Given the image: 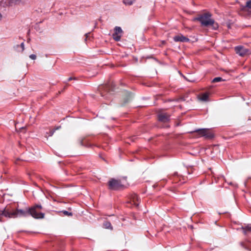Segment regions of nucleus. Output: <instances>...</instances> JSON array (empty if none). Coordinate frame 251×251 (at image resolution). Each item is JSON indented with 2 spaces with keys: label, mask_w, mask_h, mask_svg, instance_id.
Masks as SVG:
<instances>
[{
  "label": "nucleus",
  "mask_w": 251,
  "mask_h": 251,
  "mask_svg": "<svg viewBox=\"0 0 251 251\" xmlns=\"http://www.w3.org/2000/svg\"><path fill=\"white\" fill-rule=\"evenodd\" d=\"M211 14L209 13H204L197 18L201 25L204 26L211 25L214 29L218 28V25L214 23V21L211 18Z\"/></svg>",
  "instance_id": "nucleus-1"
},
{
  "label": "nucleus",
  "mask_w": 251,
  "mask_h": 251,
  "mask_svg": "<svg viewBox=\"0 0 251 251\" xmlns=\"http://www.w3.org/2000/svg\"><path fill=\"white\" fill-rule=\"evenodd\" d=\"M41 205H36L31 208H29V215L35 219H42L44 217V214L40 211L42 209Z\"/></svg>",
  "instance_id": "nucleus-2"
},
{
  "label": "nucleus",
  "mask_w": 251,
  "mask_h": 251,
  "mask_svg": "<svg viewBox=\"0 0 251 251\" xmlns=\"http://www.w3.org/2000/svg\"><path fill=\"white\" fill-rule=\"evenodd\" d=\"M14 218L18 217H26L29 215V208L24 209H17L14 211Z\"/></svg>",
  "instance_id": "nucleus-3"
},
{
  "label": "nucleus",
  "mask_w": 251,
  "mask_h": 251,
  "mask_svg": "<svg viewBox=\"0 0 251 251\" xmlns=\"http://www.w3.org/2000/svg\"><path fill=\"white\" fill-rule=\"evenodd\" d=\"M235 50L237 54L242 56L251 53V51L250 50L242 46L235 47Z\"/></svg>",
  "instance_id": "nucleus-4"
},
{
  "label": "nucleus",
  "mask_w": 251,
  "mask_h": 251,
  "mask_svg": "<svg viewBox=\"0 0 251 251\" xmlns=\"http://www.w3.org/2000/svg\"><path fill=\"white\" fill-rule=\"evenodd\" d=\"M123 34L122 28L119 26H116L114 29V33L112 34L113 39L116 41H120Z\"/></svg>",
  "instance_id": "nucleus-5"
},
{
  "label": "nucleus",
  "mask_w": 251,
  "mask_h": 251,
  "mask_svg": "<svg viewBox=\"0 0 251 251\" xmlns=\"http://www.w3.org/2000/svg\"><path fill=\"white\" fill-rule=\"evenodd\" d=\"M122 186L120 181L114 179H111L108 182V186L110 189L116 190Z\"/></svg>",
  "instance_id": "nucleus-6"
},
{
  "label": "nucleus",
  "mask_w": 251,
  "mask_h": 251,
  "mask_svg": "<svg viewBox=\"0 0 251 251\" xmlns=\"http://www.w3.org/2000/svg\"><path fill=\"white\" fill-rule=\"evenodd\" d=\"M199 134L201 136H204L207 138H212L213 136V134L208 129H201L197 130Z\"/></svg>",
  "instance_id": "nucleus-7"
},
{
  "label": "nucleus",
  "mask_w": 251,
  "mask_h": 251,
  "mask_svg": "<svg viewBox=\"0 0 251 251\" xmlns=\"http://www.w3.org/2000/svg\"><path fill=\"white\" fill-rule=\"evenodd\" d=\"M174 40L176 42H186L189 41V39L182 35V34H179L175 36L174 37Z\"/></svg>",
  "instance_id": "nucleus-8"
},
{
  "label": "nucleus",
  "mask_w": 251,
  "mask_h": 251,
  "mask_svg": "<svg viewBox=\"0 0 251 251\" xmlns=\"http://www.w3.org/2000/svg\"><path fill=\"white\" fill-rule=\"evenodd\" d=\"M158 119L162 122H167L170 119V116L165 113H161L158 115Z\"/></svg>",
  "instance_id": "nucleus-9"
},
{
  "label": "nucleus",
  "mask_w": 251,
  "mask_h": 251,
  "mask_svg": "<svg viewBox=\"0 0 251 251\" xmlns=\"http://www.w3.org/2000/svg\"><path fill=\"white\" fill-rule=\"evenodd\" d=\"M209 93H204L199 95L198 96V98L201 101H207L209 100Z\"/></svg>",
  "instance_id": "nucleus-10"
},
{
  "label": "nucleus",
  "mask_w": 251,
  "mask_h": 251,
  "mask_svg": "<svg viewBox=\"0 0 251 251\" xmlns=\"http://www.w3.org/2000/svg\"><path fill=\"white\" fill-rule=\"evenodd\" d=\"M139 198L136 194L131 196L130 202L135 206L139 204Z\"/></svg>",
  "instance_id": "nucleus-11"
},
{
  "label": "nucleus",
  "mask_w": 251,
  "mask_h": 251,
  "mask_svg": "<svg viewBox=\"0 0 251 251\" xmlns=\"http://www.w3.org/2000/svg\"><path fill=\"white\" fill-rule=\"evenodd\" d=\"M13 213L14 211L12 212H10L5 209L2 212L1 215L8 218H14V215L13 214Z\"/></svg>",
  "instance_id": "nucleus-12"
},
{
  "label": "nucleus",
  "mask_w": 251,
  "mask_h": 251,
  "mask_svg": "<svg viewBox=\"0 0 251 251\" xmlns=\"http://www.w3.org/2000/svg\"><path fill=\"white\" fill-rule=\"evenodd\" d=\"M242 230L245 234H248L249 232H251V225H248L245 227H243Z\"/></svg>",
  "instance_id": "nucleus-13"
},
{
  "label": "nucleus",
  "mask_w": 251,
  "mask_h": 251,
  "mask_svg": "<svg viewBox=\"0 0 251 251\" xmlns=\"http://www.w3.org/2000/svg\"><path fill=\"white\" fill-rule=\"evenodd\" d=\"M103 226L105 228L112 229V226L109 222H105L103 223Z\"/></svg>",
  "instance_id": "nucleus-14"
},
{
  "label": "nucleus",
  "mask_w": 251,
  "mask_h": 251,
  "mask_svg": "<svg viewBox=\"0 0 251 251\" xmlns=\"http://www.w3.org/2000/svg\"><path fill=\"white\" fill-rule=\"evenodd\" d=\"M135 0H123L124 3L126 5H130L133 4Z\"/></svg>",
  "instance_id": "nucleus-15"
},
{
  "label": "nucleus",
  "mask_w": 251,
  "mask_h": 251,
  "mask_svg": "<svg viewBox=\"0 0 251 251\" xmlns=\"http://www.w3.org/2000/svg\"><path fill=\"white\" fill-rule=\"evenodd\" d=\"M222 80V78L220 77H215L214 78L213 80H212V82H219V81H221Z\"/></svg>",
  "instance_id": "nucleus-16"
},
{
  "label": "nucleus",
  "mask_w": 251,
  "mask_h": 251,
  "mask_svg": "<svg viewBox=\"0 0 251 251\" xmlns=\"http://www.w3.org/2000/svg\"><path fill=\"white\" fill-rule=\"evenodd\" d=\"M62 212L65 215H67V216H72V213L69 212L68 211H62Z\"/></svg>",
  "instance_id": "nucleus-17"
},
{
  "label": "nucleus",
  "mask_w": 251,
  "mask_h": 251,
  "mask_svg": "<svg viewBox=\"0 0 251 251\" xmlns=\"http://www.w3.org/2000/svg\"><path fill=\"white\" fill-rule=\"evenodd\" d=\"M247 7L251 9V1H248L246 4Z\"/></svg>",
  "instance_id": "nucleus-18"
},
{
  "label": "nucleus",
  "mask_w": 251,
  "mask_h": 251,
  "mask_svg": "<svg viewBox=\"0 0 251 251\" xmlns=\"http://www.w3.org/2000/svg\"><path fill=\"white\" fill-rule=\"evenodd\" d=\"M29 57L32 60H35L36 58V56L35 54H31Z\"/></svg>",
  "instance_id": "nucleus-19"
},
{
  "label": "nucleus",
  "mask_w": 251,
  "mask_h": 251,
  "mask_svg": "<svg viewBox=\"0 0 251 251\" xmlns=\"http://www.w3.org/2000/svg\"><path fill=\"white\" fill-rule=\"evenodd\" d=\"M73 79H74V78H73V77H69V78H68V80L69 81H71V80H73Z\"/></svg>",
  "instance_id": "nucleus-20"
},
{
  "label": "nucleus",
  "mask_w": 251,
  "mask_h": 251,
  "mask_svg": "<svg viewBox=\"0 0 251 251\" xmlns=\"http://www.w3.org/2000/svg\"><path fill=\"white\" fill-rule=\"evenodd\" d=\"M21 45V47H22L23 49L24 50V43H22Z\"/></svg>",
  "instance_id": "nucleus-21"
},
{
  "label": "nucleus",
  "mask_w": 251,
  "mask_h": 251,
  "mask_svg": "<svg viewBox=\"0 0 251 251\" xmlns=\"http://www.w3.org/2000/svg\"><path fill=\"white\" fill-rule=\"evenodd\" d=\"M54 131H50V136H51L53 135V133H54Z\"/></svg>",
  "instance_id": "nucleus-22"
},
{
  "label": "nucleus",
  "mask_w": 251,
  "mask_h": 251,
  "mask_svg": "<svg viewBox=\"0 0 251 251\" xmlns=\"http://www.w3.org/2000/svg\"><path fill=\"white\" fill-rule=\"evenodd\" d=\"M2 16L1 14L0 13V21H1V20L2 19Z\"/></svg>",
  "instance_id": "nucleus-23"
},
{
  "label": "nucleus",
  "mask_w": 251,
  "mask_h": 251,
  "mask_svg": "<svg viewBox=\"0 0 251 251\" xmlns=\"http://www.w3.org/2000/svg\"><path fill=\"white\" fill-rule=\"evenodd\" d=\"M1 221H2V220H1V218H0V222H1Z\"/></svg>",
  "instance_id": "nucleus-24"
},
{
  "label": "nucleus",
  "mask_w": 251,
  "mask_h": 251,
  "mask_svg": "<svg viewBox=\"0 0 251 251\" xmlns=\"http://www.w3.org/2000/svg\"><path fill=\"white\" fill-rule=\"evenodd\" d=\"M86 38H87V36H88V34H86Z\"/></svg>",
  "instance_id": "nucleus-25"
}]
</instances>
